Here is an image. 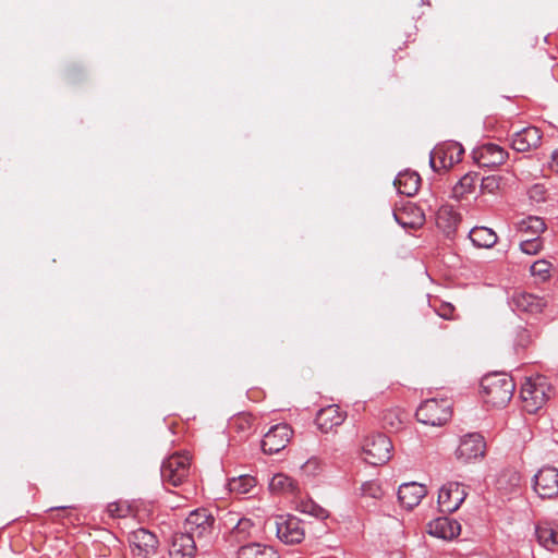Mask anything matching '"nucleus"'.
Masks as SVG:
<instances>
[{"instance_id":"f257e3e1","label":"nucleus","mask_w":558,"mask_h":558,"mask_svg":"<svg viewBox=\"0 0 558 558\" xmlns=\"http://www.w3.org/2000/svg\"><path fill=\"white\" fill-rule=\"evenodd\" d=\"M515 384L506 373H492L481 380V393L484 402L494 408L506 407L513 397Z\"/></svg>"},{"instance_id":"f03ea898","label":"nucleus","mask_w":558,"mask_h":558,"mask_svg":"<svg viewBox=\"0 0 558 558\" xmlns=\"http://www.w3.org/2000/svg\"><path fill=\"white\" fill-rule=\"evenodd\" d=\"M183 532L192 536L201 547L208 546L217 536L216 518L208 508H197L189 513Z\"/></svg>"},{"instance_id":"7ed1b4c3","label":"nucleus","mask_w":558,"mask_h":558,"mask_svg":"<svg viewBox=\"0 0 558 558\" xmlns=\"http://www.w3.org/2000/svg\"><path fill=\"white\" fill-rule=\"evenodd\" d=\"M553 387L544 375L529 377L523 383L520 397L527 413H536L550 398Z\"/></svg>"},{"instance_id":"20e7f679","label":"nucleus","mask_w":558,"mask_h":558,"mask_svg":"<svg viewBox=\"0 0 558 558\" xmlns=\"http://www.w3.org/2000/svg\"><path fill=\"white\" fill-rule=\"evenodd\" d=\"M191 472V457L187 452H177L162 461L160 475L166 486H180Z\"/></svg>"},{"instance_id":"39448f33","label":"nucleus","mask_w":558,"mask_h":558,"mask_svg":"<svg viewBox=\"0 0 558 558\" xmlns=\"http://www.w3.org/2000/svg\"><path fill=\"white\" fill-rule=\"evenodd\" d=\"M415 416L425 425H445L452 416V403L449 399H427L420 404Z\"/></svg>"},{"instance_id":"423d86ee","label":"nucleus","mask_w":558,"mask_h":558,"mask_svg":"<svg viewBox=\"0 0 558 558\" xmlns=\"http://www.w3.org/2000/svg\"><path fill=\"white\" fill-rule=\"evenodd\" d=\"M463 154L464 149L460 143L454 141L442 142L432 149L429 166L435 172L449 170L461 161Z\"/></svg>"},{"instance_id":"0eeeda50","label":"nucleus","mask_w":558,"mask_h":558,"mask_svg":"<svg viewBox=\"0 0 558 558\" xmlns=\"http://www.w3.org/2000/svg\"><path fill=\"white\" fill-rule=\"evenodd\" d=\"M362 451L368 464L380 465L391 458L392 442L381 433L372 434L365 437Z\"/></svg>"},{"instance_id":"6e6552de","label":"nucleus","mask_w":558,"mask_h":558,"mask_svg":"<svg viewBox=\"0 0 558 558\" xmlns=\"http://www.w3.org/2000/svg\"><path fill=\"white\" fill-rule=\"evenodd\" d=\"M468 487L460 483L450 481L445 483L438 492V506L441 512H456L468 496Z\"/></svg>"},{"instance_id":"1a4fd4ad","label":"nucleus","mask_w":558,"mask_h":558,"mask_svg":"<svg viewBox=\"0 0 558 558\" xmlns=\"http://www.w3.org/2000/svg\"><path fill=\"white\" fill-rule=\"evenodd\" d=\"M485 450L486 442L484 437L480 433H469L460 438L454 456L461 463H469L483 458Z\"/></svg>"},{"instance_id":"9d476101","label":"nucleus","mask_w":558,"mask_h":558,"mask_svg":"<svg viewBox=\"0 0 558 558\" xmlns=\"http://www.w3.org/2000/svg\"><path fill=\"white\" fill-rule=\"evenodd\" d=\"M276 533L277 537L287 545L300 544L305 537L302 521L291 514L277 517Z\"/></svg>"},{"instance_id":"9b49d317","label":"nucleus","mask_w":558,"mask_h":558,"mask_svg":"<svg viewBox=\"0 0 558 558\" xmlns=\"http://www.w3.org/2000/svg\"><path fill=\"white\" fill-rule=\"evenodd\" d=\"M472 156L480 167L495 168L505 163L509 155L504 147L495 143H484L473 149Z\"/></svg>"},{"instance_id":"f8f14e48","label":"nucleus","mask_w":558,"mask_h":558,"mask_svg":"<svg viewBox=\"0 0 558 558\" xmlns=\"http://www.w3.org/2000/svg\"><path fill=\"white\" fill-rule=\"evenodd\" d=\"M292 434V428L286 423L270 427L262 440L263 451L267 454L278 453L287 447Z\"/></svg>"},{"instance_id":"ddd939ff","label":"nucleus","mask_w":558,"mask_h":558,"mask_svg":"<svg viewBox=\"0 0 558 558\" xmlns=\"http://www.w3.org/2000/svg\"><path fill=\"white\" fill-rule=\"evenodd\" d=\"M533 487L541 498H555L558 496V469L554 466L542 468L533 478Z\"/></svg>"},{"instance_id":"4468645a","label":"nucleus","mask_w":558,"mask_h":558,"mask_svg":"<svg viewBox=\"0 0 558 558\" xmlns=\"http://www.w3.org/2000/svg\"><path fill=\"white\" fill-rule=\"evenodd\" d=\"M129 543L133 555L146 558L158 548V538L150 531L140 527L129 534Z\"/></svg>"},{"instance_id":"2eb2a0df","label":"nucleus","mask_w":558,"mask_h":558,"mask_svg":"<svg viewBox=\"0 0 558 558\" xmlns=\"http://www.w3.org/2000/svg\"><path fill=\"white\" fill-rule=\"evenodd\" d=\"M543 132L536 126H526L511 135V147L518 153H526L541 146Z\"/></svg>"},{"instance_id":"dca6fc26","label":"nucleus","mask_w":558,"mask_h":558,"mask_svg":"<svg viewBox=\"0 0 558 558\" xmlns=\"http://www.w3.org/2000/svg\"><path fill=\"white\" fill-rule=\"evenodd\" d=\"M347 417V413L341 411L339 405L330 404L320 409L315 417V423L322 433H329L335 427L340 426Z\"/></svg>"},{"instance_id":"f3484780","label":"nucleus","mask_w":558,"mask_h":558,"mask_svg":"<svg viewBox=\"0 0 558 558\" xmlns=\"http://www.w3.org/2000/svg\"><path fill=\"white\" fill-rule=\"evenodd\" d=\"M396 221L404 229L416 230L424 225L423 210L413 203H407L402 208L393 213Z\"/></svg>"},{"instance_id":"a211bd4d","label":"nucleus","mask_w":558,"mask_h":558,"mask_svg":"<svg viewBox=\"0 0 558 558\" xmlns=\"http://www.w3.org/2000/svg\"><path fill=\"white\" fill-rule=\"evenodd\" d=\"M198 543L184 532L173 534L169 548L170 558H193Z\"/></svg>"},{"instance_id":"6ab92c4d","label":"nucleus","mask_w":558,"mask_h":558,"mask_svg":"<svg viewBox=\"0 0 558 558\" xmlns=\"http://www.w3.org/2000/svg\"><path fill=\"white\" fill-rule=\"evenodd\" d=\"M427 527L430 535L442 539H452L461 532L460 523L448 517H439L432 520Z\"/></svg>"},{"instance_id":"aec40b11","label":"nucleus","mask_w":558,"mask_h":558,"mask_svg":"<svg viewBox=\"0 0 558 558\" xmlns=\"http://www.w3.org/2000/svg\"><path fill=\"white\" fill-rule=\"evenodd\" d=\"M426 493V487L422 484L416 482L404 483L399 486L398 500L403 508L411 510L421 502Z\"/></svg>"},{"instance_id":"412c9836","label":"nucleus","mask_w":558,"mask_h":558,"mask_svg":"<svg viewBox=\"0 0 558 558\" xmlns=\"http://www.w3.org/2000/svg\"><path fill=\"white\" fill-rule=\"evenodd\" d=\"M543 298L527 292H515L511 299L512 307L522 313L537 314L541 313L545 306Z\"/></svg>"},{"instance_id":"4be33fe9","label":"nucleus","mask_w":558,"mask_h":558,"mask_svg":"<svg viewBox=\"0 0 558 558\" xmlns=\"http://www.w3.org/2000/svg\"><path fill=\"white\" fill-rule=\"evenodd\" d=\"M254 422L251 413L241 412L229 420L228 428L239 440H244L254 433Z\"/></svg>"},{"instance_id":"5701e85b","label":"nucleus","mask_w":558,"mask_h":558,"mask_svg":"<svg viewBox=\"0 0 558 558\" xmlns=\"http://www.w3.org/2000/svg\"><path fill=\"white\" fill-rule=\"evenodd\" d=\"M393 184L400 194L413 196L420 189L421 178L418 173L407 170L398 173Z\"/></svg>"},{"instance_id":"b1692460","label":"nucleus","mask_w":558,"mask_h":558,"mask_svg":"<svg viewBox=\"0 0 558 558\" xmlns=\"http://www.w3.org/2000/svg\"><path fill=\"white\" fill-rule=\"evenodd\" d=\"M435 220L437 228L447 235H450L456 231L460 216L454 211L452 206L444 205L437 210Z\"/></svg>"},{"instance_id":"393cba45","label":"nucleus","mask_w":558,"mask_h":558,"mask_svg":"<svg viewBox=\"0 0 558 558\" xmlns=\"http://www.w3.org/2000/svg\"><path fill=\"white\" fill-rule=\"evenodd\" d=\"M236 558H279V556L272 546L251 543L239 548Z\"/></svg>"},{"instance_id":"a878e982","label":"nucleus","mask_w":558,"mask_h":558,"mask_svg":"<svg viewBox=\"0 0 558 558\" xmlns=\"http://www.w3.org/2000/svg\"><path fill=\"white\" fill-rule=\"evenodd\" d=\"M469 238L474 246L480 248H490L498 240L496 232L487 227H474L469 232Z\"/></svg>"},{"instance_id":"bb28decb","label":"nucleus","mask_w":558,"mask_h":558,"mask_svg":"<svg viewBox=\"0 0 558 558\" xmlns=\"http://www.w3.org/2000/svg\"><path fill=\"white\" fill-rule=\"evenodd\" d=\"M518 232L526 235L539 236L546 230V223L543 218L537 216H529L515 223Z\"/></svg>"},{"instance_id":"cd10ccee","label":"nucleus","mask_w":558,"mask_h":558,"mask_svg":"<svg viewBox=\"0 0 558 558\" xmlns=\"http://www.w3.org/2000/svg\"><path fill=\"white\" fill-rule=\"evenodd\" d=\"M269 489L275 494H291L299 492L298 483L290 476L278 473L269 482Z\"/></svg>"},{"instance_id":"c85d7f7f","label":"nucleus","mask_w":558,"mask_h":558,"mask_svg":"<svg viewBox=\"0 0 558 558\" xmlns=\"http://www.w3.org/2000/svg\"><path fill=\"white\" fill-rule=\"evenodd\" d=\"M535 534L538 543L549 550L558 545V526H553L549 523H539L535 527Z\"/></svg>"},{"instance_id":"c756f323","label":"nucleus","mask_w":558,"mask_h":558,"mask_svg":"<svg viewBox=\"0 0 558 558\" xmlns=\"http://www.w3.org/2000/svg\"><path fill=\"white\" fill-rule=\"evenodd\" d=\"M256 487V480L251 475H240L232 477L228 482L230 493L242 496L252 493Z\"/></svg>"},{"instance_id":"7c9ffc66","label":"nucleus","mask_w":558,"mask_h":558,"mask_svg":"<svg viewBox=\"0 0 558 558\" xmlns=\"http://www.w3.org/2000/svg\"><path fill=\"white\" fill-rule=\"evenodd\" d=\"M478 180L480 175L477 173L469 172L464 174L453 186V196L460 199L463 198L465 195L473 193Z\"/></svg>"},{"instance_id":"2f4dec72","label":"nucleus","mask_w":558,"mask_h":558,"mask_svg":"<svg viewBox=\"0 0 558 558\" xmlns=\"http://www.w3.org/2000/svg\"><path fill=\"white\" fill-rule=\"evenodd\" d=\"M254 523L251 519L243 517L232 526L229 537L232 542L240 543L251 535Z\"/></svg>"},{"instance_id":"473e14b6","label":"nucleus","mask_w":558,"mask_h":558,"mask_svg":"<svg viewBox=\"0 0 558 558\" xmlns=\"http://www.w3.org/2000/svg\"><path fill=\"white\" fill-rule=\"evenodd\" d=\"M521 484V474L512 469L505 470L499 478L498 486L500 489H505L507 492H513L520 487Z\"/></svg>"},{"instance_id":"72a5a7b5","label":"nucleus","mask_w":558,"mask_h":558,"mask_svg":"<svg viewBox=\"0 0 558 558\" xmlns=\"http://www.w3.org/2000/svg\"><path fill=\"white\" fill-rule=\"evenodd\" d=\"M361 494L363 497L380 499L384 495V490L377 481H367L362 484Z\"/></svg>"},{"instance_id":"f704fd0d","label":"nucleus","mask_w":558,"mask_h":558,"mask_svg":"<svg viewBox=\"0 0 558 558\" xmlns=\"http://www.w3.org/2000/svg\"><path fill=\"white\" fill-rule=\"evenodd\" d=\"M520 250L527 255H536L543 250V241L539 236H534L521 241Z\"/></svg>"},{"instance_id":"c9c22d12","label":"nucleus","mask_w":558,"mask_h":558,"mask_svg":"<svg viewBox=\"0 0 558 558\" xmlns=\"http://www.w3.org/2000/svg\"><path fill=\"white\" fill-rule=\"evenodd\" d=\"M551 264L545 259L536 260L531 265V274L535 277L546 280L550 276Z\"/></svg>"},{"instance_id":"e433bc0d","label":"nucleus","mask_w":558,"mask_h":558,"mask_svg":"<svg viewBox=\"0 0 558 558\" xmlns=\"http://www.w3.org/2000/svg\"><path fill=\"white\" fill-rule=\"evenodd\" d=\"M107 511L112 518H125L130 514V506L123 502H111L107 507Z\"/></svg>"},{"instance_id":"4c0bfd02","label":"nucleus","mask_w":558,"mask_h":558,"mask_svg":"<svg viewBox=\"0 0 558 558\" xmlns=\"http://www.w3.org/2000/svg\"><path fill=\"white\" fill-rule=\"evenodd\" d=\"M302 511L320 520L328 517V511L313 501L304 502L302 505Z\"/></svg>"},{"instance_id":"58836bf2","label":"nucleus","mask_w":558,"mask_h":558,"mask_svg":"<svg viewBox=\"0 0 558 558\" xmlns=\"http://www.w3.org/2000/svg\"><path fill=\"white\" fill-rule=\"evenodd\" d=\"M529 196L531 199L535 202H545L546 201V189L542 184H534L529 190Z\"/></svg>"},{"instance_id":"ea45409f","label":"nucleus","mask_w":558,"mask_h":558,"mask_svg":"<svg viewBox=\"0 0 558 558\" xmlns=\"http://www.w3.org/2000/svg\"><path fill=\"white\" fill-rule=\"evenodd\" d=\"M436 313L444 319H451L453 317L454 306L450 303H442L436 310Z\"/></svg>"},{"instance_id":"a19ab883","label":"nucleus","mask_w":558,"mask_h":558,"mask_svg":"<svg viewBox=\"0 0 558 558\" xmlns=\"http://www.w3.org/2000/svg\"><path fill=\"white\" fill-rule=\"evenodd\" d=\"M243 517H241L240 513L230 511L222 518V524L226 529L231 531L232 526L235 525Z\"/></svg>"},{"instance_id":"79ce46f5","label":"nucleus","mask_w":558,"mask_h":558,"mask_svg":"<svg viewBox=\"0 0 558 558\" xmlns=\"http://www.w3.org/2000/svg\"><path fill=\"white\" fill-rule=\"evenodd\" d=\"M549 168L553 172L558 173V148L551 153Z\"/></svg>"},{"instance_id":"37998d69","label":"nucleus","mask_w":558,"mask_h":558,"mask_svg":"<svg viewBox=\"0 0 558 558\" xmlns=\"http://www.w3.org/2000/svg\"><path fill=\"white\" fill-rule=\"evenodd\" d=\"M316 468H318V461L316 459H310L303 464L305 472L314 471Z\"/></svg>"},{"instance_id":"c03bdc74","label":"nucleus","mask_w":558,"mask_h":558,"mask_svg":"<svg viewBox=\"0 0 558 558\" xmlns=\"http://www.w3.org/2000/svg\"><path fill=\"white\" fill-rule=\"evenodd\" d=\"M489 181H492L489 178L482 179V185L483 186H488V184H486L485 182H489Z\"/></svg>"},{"instance_id":"a18cd8bd","label":"nucleus","mask_w":558,"mask_h":558,"mask_svg":"<svg viewBox=\"0 0 558 558\" xmlns=\"http://www.w3.org/2000/svg\"><path fill=\"white\" fill-rule=\"evenodd\" d=\"M401 49H402V47H398V49L396 50L395 58L397 57V52H398V50H401Z\"/></svg>"},{"instance_id":"49530a36","label":"nucleus","mask_w":558,"mask_h":558,"mask_svg":"<svg viewBox=\"0 0 558 558\" xmlns=\"http://www.w3.org/2000/svg\"><path fill=\"white\" fill-rule=\"evenodd\" d=\"M54 508H51V510H53ZM57 509H61V510H64L65 507H58Z\"/></svg>"}]
</instances>
